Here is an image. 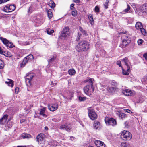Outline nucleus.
<instances>
[{"label":"nucleus","mask_w":147,"mask_h":147,"mask_svg":"<svg viewBox=\"0 0 147 147\" xmlns=\"http://www.w3.org/2000/svg\"><path fill=\"white\" fill-rule=\"evenodd\" d=\"M122 73L123 74L126 75H129V71L130 70V69L128 70L127 71V67H126L127 69L126 70H124L122 67Z\"/></svg>","instance_id":"30"},{"label":"nucleus","mask_w":147,"mask_h":147,"mask_svg":"<svg viewBox=\"0 0 147 147\" xmlns=\"http://www.w3.org/2000/svg\"><path fill=\"white\" fill-rule=\"evenodd\" d=\"M83 90L84 93L88 95L89 94V92H93L92 91V89L91 88V87L90 85H87L84 87Z\"/></svg>","instance_id":"11"},{"label":"nucleus","mask_w":147,"mask_h":147,"mask_svg":"<svg viewBox=\"0 0 147 147\" xmlns=\"http://www.w3.org/2000/svg\"><path fill=\"white\" fill-rule=\"evenodd\" d=\"M74 3H73V4H71V6H70V8H71V9H72L74 8Z\"/></svg>","instance_id":"55"},{"label":"nucleus","mask_w":147,"mask_h":147,"mask_svg":"<svg viewBox=\"0 0 147 147\" xmlns=\"http://www.w3.org/2000/svg\"><path fill=\"white\" fill-rule=\"evenodd\" d=\"M46 108L45 107H43L42 109H40V114L42 115L44 117H47V115L44 114Z\"/></svg>","instance_id":"27"},{"label":"nucleus","mask_w":147,"mask_h":147,"mask_svg":"<svg viewBox=\"0 0 147 147\" xmlns=\"http://www.w3.org/2000/svg\"><path fill=\"white\" fill-rule=\"evenodd\" d=\"M86 82H89V83L90 84L89 85L91 87V88L92 89V91L93 92L94 90V88L93 86V82L92 80V79H90L89 80H85Z\"/></svg>","instance_id":"19"},{"label":"nucleus","mask_w":147,"mask_h":147,"mask_svg":"<svg viewBox=\"0 0 147 147\" xmlns=\"http://www.w3.org/2000/svg\"><path fill=\"white\" fill-rule=\"evenodd\" d=\"M109 0H106L105 3L104 4V6L105 9H107L108 8V3L109 2Z\"/></svg>","instance_id":"42"},{"label":"nucleus","mask_w":147,"mask_h":147,"mask_svg":"<svg viewBox=\"0 0 147 147\" xmlns=\"http://www.w3.org/2000/svg\"><path fill=\"white\" fill-rule=\"evenodd\" d=\"M17 147H26V146H18Z\"/></svg>","instance_id":"61"},{"label":"nucleus","mask_w":147,"mask_h":147,"mask_svg":"<svg viewBox=\"0 0 147 147\" xmlns=\"http://www.w3.org/2000/svg\"><path fill=\"white\" fill-rule=\"evenodd\" d=\"M96 145L98 147H105V145L102 141L96 140L94 142Z\"/></svg>","instance_id":"13"},{"label":"nucleus","mask_w":147,"mask_h":147,"mask_svg":"<svg viewBox=\"0 0 147 147\" xmlns=\"http://www.w3.org/2000/svg\"><path fill=\"white\" fill-rule=\"evenodd\" d=\"M48 107L50 111H53L57 109L58 105L57 104H54L52 105H48Z\"/></svg>","instance_id":"12"},{"label":"nucleus","mask_w":147,"mask_h":147,"mask_svg":"<svg viewBox=\"0 0 147 147\" xmlns=\"http://www.w3.org/2000/svg\"><path fill=\"white\" fill-rule=\"evenodd\" d=\"M48 5L52 9H53L55 6V4L52 0H51L50 1Z\"/></svg>","instance_id":"26"},{"label":"nucleus","mask_w":147,"mask_h":147,"mask_svg":"<svg viewBox=\"0 0 147 147\" xmlns=\"http://www.w3.org/2000/svg\"><path fill=\"white\" fill-rule=\"evenodd\" d=\"M52 10L50 9L47 11L48 16L49 19L52 18L53 16V14L52 13Z\"/></svg>","instance_id":"28"},{"label":"nucleus","mask_w":147,"mask_h":147,"mask_svg":"<svg viewBox=\"0 0 147 147\" xmlns=\"http://www.w3.org/2000/svg\"><path fill=\"white\" fill-rule=\"evenodd\" d=\"M143 56L145 59L147 60V53L144 54Z\"/></svg>","instance_id":"52"},{"label":"nucleus","mask_w":147,"mask_h":147,"mask_svg":"<svg viewBox=\"0 0 147 147\" xmlns=\"http://www.w3.org/2000/svg\"><path fill=\"white\" fill-rule=\"evenodd\" d=\"M27 58V57H25L23 60L22 63L21 64V66L23 67L28 62V61H30L29 59Z\"/></svg>","instance_id":"23"},{"label":"nucleus","mask_w":147,"mask_h":147,"mask_svg":"<svg viewBox=\"0 0 147 147\" xmlns=\"http://www.w3.org/2000/svg\"><path fill=\"white\" fill-rule=\"evenodd\" d=\"M9 0H0V4L2 3H4Z\"/></svg>","instance_id":"50"},{"label":"nucleus","mask_w":147,"mask_h":147,"mask_svg":"<svg viewBox=\"0 0 147 147\" xmlns=\"http://www.w3.org/2000/svg\"><path fill=\"white\" fill-rule=\"evenodd\" d=\"M88 115L89 117L92 120H94L97 118V116L93 109H89L88 111Z\"/></svg>","instance_id":"7"},{"label":"nucleus","mask_w":147,"mask_h":147,"mask_svg":"<svg viewBox=\"0 0 147 147\" xmlns=\"http://www.w3.org/2000/svg\"><path fill=\"white\" fill-rule=\"evenodd\" d=\"M31 9V7H30L28 9V13H31V11H30V9Z\"/></svg>","instance_id":"56"},{"label":"nucleus","mask_w":147,"mask_h":147,"mask_svg":"<svg viewBox=\"0 0 147 147\" xmlns=\"http://www.w3.org/2000/svg\"><path fill=\"white\" fill-rule=\"evenodd\" d=\"M80 30L82 32L84 35H87V33L86 31L83 30L81 27L79 28Z\"/></svg>","instance_id":"37"},{"label":"nucleus","mask_w":147,"mask_h":147,"mask_svg":"<svg viewBox=\"0 0 147 147\" xmlns=\"http://www.w3.org/2000/svg\"><path fill=\"white\" fill-rule=\"evenodd\" d=\"M33 107V105H30V107H29V109H30L31 108V107Z\"/></svg>","instance_id":"63"},{"label":"nucleus","mask_w":147,"mask_h":147,"mask_svg":"<svg viewBox=\"0 0 147 147\" xmlns=\"http://www.w3.org/2000/svg\"><path fill=\"white\" fill-rule=\"evenodd\" d=\"M44 135L43 134H40L36 137V140L38 142L42 141L44 138Z\"/></svg>","instance_id":"15"},{"label":"nucleus","mask_w":147,"mask_h":147,"mask_svg":"<svg viewBox=\"0 0 147 147\" xmlns=\"http://www.w3.org/2000/svg\"><path fill=\"white\" fill-rule=\"evenodd\" d=\"M8 116V115L7 114L4 115L3 117L0 119V123L1 124H2L3 123V120H4L5 121H6Z\"/></svg>","instance_id":"22"},{"label":"nucleus","mask_w":147,"mask_h":147,"mask_svg":"<svg viewBox=\"0 0 147 147\" xmlns=\"http://www.w3.org/2000/svg\"><path fill=\"white\" fill-rule=\"evenodd\" d=\"M95 11L96 12L98 13L99 12V8L97 6L95 7Z\"/></svg>","instance_id":"48"},{"label":"nucleus","mask_w":147,"mask_h":147,"mask_svg":"<svg viewBox=\"0 0 147 147\" xmlns=\"http://www.w3.org/2000/svg\"><path fill=\"white\" fill-rule=\"evenodd\" d=\"M74 96L73 92H69L68 95L67 96H63L65 99L67 100H71Z\"/></svg>","instance_id":"17"},{"label":"nucleus","mask_w":147,"mask_h":147,"mask_svg":"<svg viewBox=\"0 0 147 147\" xmlns=\"http://www.w3.org/2000/svg\"><path fill=\"white\" fill-rule=\"evenodd\" d=\"M24 121V120L23 119L21 120L20 121V123H22Z\"/></svg>","instance_id":"62"},{"label":"nucleus","mask_w":147,"mask_h":147,"mask_svg":"<svg viewBox=\"0 0 147 147\" xmlns=\"http://www.w3.org/2000/svg\"><path fill=\"white\" fill-rule=\"evenodd\" d=\"M93 127L95 129L100 128L101 127L100 123L97 121H95L94 122Z\"/></svg>","instance_id":"14"},{"label":"nucleus","mask_w":147,"mask_h":147,"mask_svg":"<svg viewBox=\"0 0 147 147\" xmlns=\"http://www.w3.org/2000/svg\"><path fill=\"white\" fill-rule=\"evenodd\" d=\"M125 126L126 127H128L129 125V122L128 121H126L125 123Z\"/></svg>","instance_id":"49"},{"label":"nucleus","mask_w":147,"mask_h":147,"mask_svg":"<svg viewBox=\"0 0 147 147\" xmlns=\"http://www.w3.org/2000/svg\"><path fill=\"white\" fill-rule=\"evenodd\" d=\"M131 90L128 89H125L123 90L122 93L125 96H129L131 95Z\"/></svg>","instance_id":"20"},{"label":"nucleus","mask_w":147,"mask_h":147,"mask_svg":"<svg viewBox=\"0 0 147 147\" xmlns=\"http://www.w3.org/2000/svg\"><path fill=\"white\" fill-rule=\"evenodd\" d=\"M9 82L6 81L5 83L7 84L9 86L13 87V82L12 80L9 79Z\"/></svg>","instance_id":"32"},{"label":"nucleus","mask_w":147,"mask_h":147,"mask_svg":"<svg viewBox=\"0 0 147 147\" xmlns=\"http://www.w3.org/2000/svg\"><path fill=\"white\" fill-rule=\"evenodd\" d=\"M125 112L128 113H132V111L129 109H126L125 110Z\"/></svg>","instance_id":"54"},{"label":"nucleus","mask_w":147,"mask_h":147,"mask_svg":"<svg viewBox=\"0 0 147 147\" xmlns=\"http://www.w3.org/2000/svg\"><path fill=\"white\" fill-rule=\"evenodd\" d=\"M126 32H121L120 34L122 35L121 38L122 40V43L120 44V47L122 48H125L131 42V38L130 36L126 34Z\"/></svg>","instance_id":"1"},{"label":"nucleus","mask_w":147,"mask_h":147,"mask_svg":"<svg viewBox=\"0 0 147 147\" xmlns=\"http://www.w3.org/2000/svg\"><path fill=\"white\" fill-rule=\"evenodd\" d=\"M89 45L88 42L83 41L80 42L77 45L76 49L78 52L85 51L89 49Z\"/></svg>","instance_id":"2"},{"label":"nucleus","mask_w":147,"mask_h":147,"mask_svg":"<svg viewBox=\"0 0 147 147\" xmlns=\"http://www.w3.org/2000/svg\"><path fill=\"white\" fill-rule=\"evenodd\" d=\"M139 30H140L142 34L144 35L146 33V32L145 30L143 28H141V29H140Z\"/></svg>","instance_id":"43"},{"label":"nucleus","mask_w":147,"mask_h":147,"mask_svg":"<svg viewBox=\"0 0 147 147\" xmlns=\"http://www.w3.org/2000/svg\"><path fill=\"white\" fill-rule=\"evenodd\" d=\"M56 58V55L52 56L50 57V58L48 60V62L49 63H52L55 61Z\"/></svg>","instance_id":"21"},{"label":"nucleus","mask_w":147,"mask_h":147,"mask_svg":"<svg viewBox=\"0 0 147 147\" xmlns=\"http://www.w3.org/2000/svg\"><path fill=\"white\" fill-rule=\"evenodd\" d=\"M81 35V34H79V33H78L79 36H78V38H77L76 39V40L77 41H79L80 40V37Z\"/></svg>","instance_id":"58"},{"label":"nucleus","mask_w":147,"mask_h":147,"mask_svg":"<svg viewBox=\"0 0 147 147\" xmlns=\"http://www.w3.org/2000/svg\"><path fill=\"white\" fill-rule=\"evenodd\" d=\"M79 100L80 101H84L86 99V97H82L79 96Z\"/></svg>","instance_id":"38"},{"label":"nucleus","mask_w":147,"mask_h":147,"mask_svg":"<svg viewBox=\"0 0 147 147\" xmlns=\"http://www.w3.org/2000/svg\"><path fill=\"white\" fill-rule=\"evenodd\" d=\"M122 113L120 111H117L116 113L117 115H118L119 117H120Z\"/></svg>","instance_id":"47"},{"label":"nucleus","mask_w":147,"mask_h":147,"mask_svg":"<svg viewBox=\"0 0 147 147\" xmlns=\"http://www.w3.org/2000/svg\"><path fill=\"white\" fill-rule=\"evenodd\" d=\"M111 84L112 86H117V83L114 81H112L111 83Z\"/></svg>","instance_id":"46"},{"label":"nucleus","mask_w":147,"mask_h":147,"mask_svg":"<svg viewBox=\"0 0 147 147\" xmlns=\"http://www.w3.org/2000/svg\"><path fill=\"white\" fill-rule=\"evenodd\" d=\"M107 90L110 93L114 92L116 90V88L113 87H107Z\"/></svg>","instance_id":"24"},{"label":"nucleus","mask_w":147,"mask_h":147,"mask_svg":"<svg viewBox=\"0 0 147 147\" xmlns=\"http://www.w3.org/2000/svg\"><path fill=\"white\" fill-rule=\"evenodd\" d=\"M4 66V62L0 59V69H3Z\"/></svg>","instance_id":"36"},{"label":"nucleus","mask_w":147,"mask_h":147,"mask_svg":"<svg viewBox=\"0 0 147 147\" xmlns=\"http://www.w3.org/2000/svg\"><path fill=\"white\" fill-rule=\"evenodd\" d=\"M141 11L142 12L147 13V4H145L141 6Z\"/></svg>","instance_id":"16"},{"label":"nucleus","mask_w":147,"mask_h":147,"mask_svg":"<svg viewBox=\"0 0 147 147\" xmlns=\"http://www.w3.org/2000/svg\"><path fill=\"white\" fill-rule=\"evenodd\" d=\"M60 128L63 129H65L67 131H69L71 128L69 125H62L60 126Z\"/></svg>","instance_id":"18"},{"label":"nucleus","mask_w":147,"mask_h":147,"mask_svg":"<svg viewBox=\"0 0 147 147\" xmlns=\"http://www.w3.org/2000/svg\"><path fill=\"white\" fill-rule=\"evenodd\" d=\"M24 109L26 111H27L29 109H29V108H27L26 107Z\"/></svg>","instance_id":"64"},{"label":"nucleus","mask_w":147,"mask_h":147,"mask_svg":"<svg viewBox=\"0 0 147 147\" xmlns=\"http://www.w3.org/2000/svg\"><path fill=\"white\" fill-rule=\"evenodd\" d=\"M74 2L76 3H80V0H75L74 1Z\"/></svg>","instance_id":"57"},{"label":"nucleus","mask_w":147,"mask_h":147,"mask_svg":"<svg viewBox=\"0 0 147 147\" xmlns=\"http://www.w3.org/2000/svg\"><path fill=\"white\" fill-rule=\"evenodd\" d=\"M15 8V5L13 4H8L5 6L3 10L6 12H10L14 11Z\"/></svg>","instance_id":"4"},{"label":"nucleus","mask_w":147,"mask_h":147,"mask_svg":"<svg viewBox=\"0 0 147 147\" xmlns=\"http://www.w3.org/2000/svg\"><path fill=\"white\" fill-rule=\"evenodd\" d=\"M117 64L120 67H121V62L120 61H118L117 62Z\"/></svg>","instance_id":"53"},{"label":"nucleus","mask_w":147,"mask_h":147,"mask_svg":"<svg viewBox=\"0 0 147 147\" xmlns=\"http://www.w3.org/2000/svg\"><path fill=\"white\" fill-rule=\"evenodd\" d=\"M130 6L128 5H127V8L126 9H125L124 11H123L125 12H127L129 10H130Z\"/></svg>","instance_id":"41"},{"label":"nucleus","mask_w":147,"mask_h":147,"mask_svg":"<svg viewBox=\"0 0 147 147\" xmlns=\"http://www.w3.org/2000/svg\"><path fill=\"white\" fill-rule=\"evenodd\" d=\"M34 76L32 74L30 73L26 74L25 77V82L27 86H31L30 82Z\"/></svg>","instance_id":"5"},{"label":"nucleus","mask_w":147,"mask_h":147,"mask_svg":"<svg viewBox=\"0 0 147 147\" xmlns=\"http://www.w3.org/2000/svg\"><path fill=\"white\" fill-rule=\"evenodd\" d=\"M121 138H124V140H129L132 138L131 134L127 131H123L121 136Z\"/></svg>","instance_id":"3"},{"label":"nucleus","mask_w":147,"mask_h":147,"mask_svg":"<svg viewBox=\"0 0 147 147\" xmlns=\"http://www.w3.org/2000/svg\"><path fill=\"white\" fill-rule=\"evenodd\" d=\"M143 100H140V99H139V101L138 102L142 103L143 102Z\"/></svg>","instance_id":"60"},{"label":"nucleus","mask_w":147,"mask_h":147,"mask_svg":"<svg viewBox=\"0 0 147 147\" xmlns=\"http://www.w3.org/2000/svg\"><path fill=\"white\" fill-rule=\"evenodd\" d=\"M27 57V58L29 59L30 61H31L32 59H34V57L32 55H29L26 57Z\"/></svg>","instance_id":"39"},{"label":"nucleus","mask_w":147,"mask_h":147,"mask_svg":"<svg viewBox=\"0 0 147 147\" xmlns=\"http://www.w3.org/2000/svg\"><path fill=\"white\" fill-rule=\"evenodd\" d=\"M88 18L90 23L92 24V22H94V20L92 15L91 14H90L88 15Z\"/></svg>","instance_id":"34"},{"label":"nucleus","mask_w":147,"mask_h":147,"mask_svg":"<svg viewBox=\"0 0 147 147\" xmlns=\"http://www.w3.org/2000/svg\"><path fill=\"white\" fill-rule=\"evenodd\" d=\"M123 64L127 67V71L130 69V65H131V63L129 61L128 58L127 57H125L123 58L121 61Z\"/></svg>","instance_id":"10"},{"label":"nucleus","mask_w":147,"mask_h":147,"mask_svg":"<svg viewBox=\"0 0 147 147\" xmlns=\"http://www.w3.org/2000/svg\"><path fill=\"white\" fill-rule=\"evenodd\" d=\"M143 42V40L142 39H139L137 41L138 44L139 45H141L142 43Z\"/></svg>","instance_id":"44"},{"label":"nucleus","mask_w":147,"mask_h":147,"mask_svg":"<svg viewBox=\"0 0 147 147\" xmlns=\"http://www.w3.org/2000/svg\"><path fill=\"white\" fill-rule=\"evenodd\" d=\"M21 136L23 138H30L31 137V136L29 134H27L26 133H23L22 134Z\"/></svg>","instance_id":"29"},{"label":"nucleus","mask_w":147,"mask_h":147,"mask_svg":"<svg viewBox=\"0 0 147 147\" xmlns=\"http://www.w3.org/2000/svg\"><path fill=\"white\" fill-rule=\"evenodd\" d=\"M135 27L137 29L139 30L142 28V25L140 22H138L136 23Z\"/></svg>","instance_id":"25"},{"label":"nucleus","mask_w":147,"mask_h":147,"mask_svg":"<svg viewBox=\"0 0 147 147\" xmlns=\"http://www.w3.org/2000/svg\"><path fill=\"white\" fill-rule=\"evenodd\" d=\"M3 55L7 57H10L12 56L11 53L8 51H4Z\"/></svg>","instance_id":"31"},{"label":"nucleus","mask_w":147,"mask_h":147,"mask_svg":"<svg viewBox=\"0 0 147 147\" xmlns=\"http://www.w3.org/2000/svg\"><path fill=\"white\" fill-rule=\"evenodd\" d=\"M69 31L68 27H65L63 29L60 34V36L62 37L65 38L69 36Z\"/></svg>","instance_id":"8"},{"label":"nucleus","mask_w":147,"mask_h":147,"mask_svg":"<svg viewBox=\"0 0 147 147\" xmlns=\"http://www.w3.org/2000/svg\"><path fill=\"white\" fill-rule=\"evenodd\" d=\"M127 117V115L123 113H122L120 117V118L121 119H123L124 118H126Z\"/></svg>","instance_id":"40"},{"label":"nucleus","mask_w":147,"mask_h":147,"mask_svg":"<svg viewBox=\"0 0 147 147\" xmlns=\"http://www.w3.org/2000/svg\"><path fill=\"white\" fill-rule=\"evenodd\" d=\"M0 40H1L2 42L7 47H9L10 48H12L14 46L12 42H10L6 38H3L2 37H0Z\"/></svg>","instance_id":"6"},{"label":"nucleus","mask_w":147,"mask_h":147,"mask_svg":"<svg viewBox=\"0 0 147 147\" xmlns=\"http://www.w3.org/2000/svg\"><path fill=\"white\" fill-rule=\"evenodd\" d=\"M68 73L69 75H74L76 73V71L75 70L73 69H69L68 70Z\"/></svg>","instance_id":"33"},{"label":"nucleus","mask_w":147,"mask_h":147,"mask_svg":"<svg viewBox=\"0 0 147 147\" xmlns=\"http://www.w3.org/2000/svg\"><path fill=\"white\" fill-rule=\"evenodd\" d=\"M3 53H4V52H3V51L1 49V47H0V54L3 55Z\"/></svg>","instance_id":"59"},{"label":"nucleus","mask_w":147,"mask_h":147,"mask_svg":"<svg viewBox=\"0 0 147 147\" xmlns=\"http://www.w3.org/2000/svg\"><path fill=\"white\" fill-rule=\"evenodd\" d=\"M47 32L48 34H51L54 32V30L53 29H51L49 28H48L47 29Z\"/></svg>","instance_id":"35"},{"label":"nucleus","mask_w":147,"mask_h":147,"mask_svg":"<svg viewBox=\"0 0 147 147\" xmlns=\"http://www.w3.org/2000/svg\"><path fill=\"white\" fill-rule=\"evenodd\" d=\"M77 14V11L76 10L73 11L72 12V15L74 16H75Z\"/></svg>","instance_id":"45"},{"label":"nucleus","mask_w":147,"mask_h":147,"mask_svg":"<svg viewBox=\"0 0 147 147\" xmlns=\"http://www.w3.org/2000/svg\"><path fill=\"white\" fill-rule=\"evenodd\" d=\"M19 88H18L17 87L15 89V92L16 94H18L19 92Z\"/></svg>","instance_id":"51"},{"label":"nucleus","mask_w":147,"mask_h":147,"mask_svg":"<svg viewBox=\"0 0 147 147\" xmlns=\"http://www.w3.org/2000/svg\"><path fill=\"white\" fill-rule=\"evenodd\" d=\"M105 122L107 125H109L114 126L117 124L116 121L113 118H108L105 119Z\"/></svg>","instance_id":"9"}]
</instances>
